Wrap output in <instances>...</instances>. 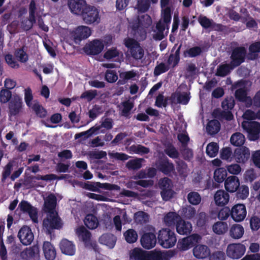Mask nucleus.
I'll return each mask as SVG.
<instances>
[{"label": "nucleus", "mask_w": 260, "mask_h": 260, "mask_svg": "<svg viewBox=\"0 0 260 260\" xmlns=\"http://www.w3.org/2000/svg\"><path fill=\"white\" fill-rule=\"evenodd\" d=\"M43 224L47 234L50 235H51L53 230H59L62 227L61 219L57 213H48L46 218L43 220Z\"/></svg>", "instance_id": "nucleus-4"}, {"label": "nucleus", "mask_w": 260, "mask_h": 260, "mask_svg": "<svg viewBox=\"0 0 260 260\" xmlns=\"http://www.w3.org/2000/svg\"><path fill=\"white\" fill-rule=\"evenodd\" d=\"M230 236L234 239H240L244 234V229L242 225L234 224L230 228Z\"/></svg>", "instance_id": "nucleus-33"}, {"label": "nucleus", "mask_w": 260, "mask_h": 260, "mask_svg": "<svg viewBox=\"0 0 260 260\" xmlns=\"http://www.w3.org/2000/svg\"><path fill=\"white\" fill-rule=\"evenodd\" d=\"M17 236L21 243L25 246L30 245L34 239L31 229L27 225L23 226L19 230Z\"/></svg>", "instance_id": "nucleus-14"}, {"label": "nucleus", "mask_w": 260, "mask_h": 260, "mask_svg": "<svg viewBox=\"0 0 260 260\" xmlns=\"http://www.w3.org/2000/svg\"><path fill=\"white\" fill-rule=\"evenodd\" d=\"M116 240V237L109 233L103 234L99 238L101 243L108 246L110 248L114 247Z\"/></svg>", "instance_id": "nucleus-32"}, {"label": "nucleus", "mask_w": 260, "mask_h": 260, "mask_svg": "<svg viewBox=\"0 0 260 260\" xmlns=\"http://www.w3.org/2000/svg\"><path fill=\"white\" fill-rule=\"evenodd\" d=\"M218 149V145L216 143H210L206 147V154L210 157H214L217 154Z\"/></svg>", "instance_id": "nucleus-53"}, {"label": "nucleus", "mask_w": 260, "mask_h": 260, "mask_svg": "<svg viewBox=\"0 0 260 260\" xmlns=\"http://www.w3.org/2000/svg\"><path fill=\"white\" fill-rule=\"evenodd\" d=\"M229 193L223 190H217L214 194L215 204L218 206H223L229 201Z\"/></svg>", "instance_id": "nucleus-26"}, {"label": "nucleus", "mask_w": 260, "mask_h": 260, "mask_svg": "<svg viewBox=\"0 0 260 260\" xmlns=\"http://www.w3.org/2000/svg\"><path fill=\"white\" fill-rule=\"evenodd\" d=\"M219 111L218 110H214L213 112V115L214 117H216L217 113H218V116L221 118L225 119L226 120H231L234 118V115L232 113L229 111L226 110Z\"/></svg>", "instance_id": "nucleus-59"}, {"label": "nucleus", "mask_w": 260, "mask_h": 260, "mask_svg": "<svg viewBox=\"0 0 260 260\" xmlns=\"http://www.w3.org/2000/svg\"><path fill=\"white\" fill-rule=\"evenodd\" d=\"M203 52L202 48L200 46H194L189 48L184 51V55L193 58L200 55Z\"/></svg>", "instance_id": "nucleus-46"}, {"label": "nucleus", "mask_w": 260, "mask_h": 260, "mask_svg": "<svg viewBox=\"0 0 260 260\" xmlns=\"http://www.w3.org/2000/svg\"><path fill=\"white\" fill-rule=\"evenodd\" d=\"M121 104L123 106L121 114L122 116L127 117L130 113V111L134 107V104L129 100L122 102Z\"/></svg>", "instance_id": "nucleus-60"}, {"label": "nucleus", "mask_w": 260, "mask_h": 260, "mask_svg": "<svg viewBox=\"0 0 260 260\" xmlns=\"http://www.w3.org/2000/svg\"><path fill=\"white\" fill-rule=\"evenodd\" d=\"M14 56L16 58L22 63H25L28 60V56L24 50V47L18 48L14 52Z\"/></svg>", "instance_id": "nucleus-49"}, {"label": "nucleus", "mask_w": 260, "mask_h": 260, "mask_svg": "<svg viewBox=\"0 0 260 260\" xmlns=\"http://www.w3.org/2000/svg\"><path fill=\"white\" fill-rule=\"evenodd\" d=\"M130 258L133 260H168L167 252L155 249L150 251L141 248H134L130 254Z\"/></svg>", "instance_id": "nucleus-1"}, {"label": "nucleus", "mask_w": 260, "mask_h": 260, "mask_svg": "<svg viewBox=\"0 0 260 260\" xmlns=\"http://www.w3.org/2000/svg\"><path fill=\"white\" fill-rule=\"evenodd\" d=\"M207 131L210 135L217 134L220 129V123L216 119L209 121L206 127Z\"/></svg>", "instance_id": "nucleus-37"}, {"label": "nucleus", "mask_w": 260, "mask_h": 260, "mask_svg": "<svg viewBox=\"0 0 260 260\" xmlns=\"http://www.w3.org/2000/svg\"><path fill=\"white\" fill-rule=\"evenodd\" d=\"M213 231L217 235L224 234L228 230V224L225 222L218 221L212 226Z\"/></svg>", "instance_id": "nucleus-41"}, {"label": "nucleus", "mask_w": 260, "mask_h": 260, "mask_svg": "<svg viewBox=\"0 0 260 260\" xmlns=\"http://www.w3.org/2000/svg\"><path fill=\"white\" fill-rule=\"evenodd\" d=\"M57 199L53 194H50L45 200L44 210L48 213H55L54 210L56 206Z\"/></svg>", "instance_id": "nucleus-28"}, {"label": "nucleus", "mask_w": 260, "mask_h": 260, "mask_svg": "<svg viewBox=\"0 0 260 260\" xmlns=\"http://www.w3.org/2000/svg\"><path fill=\"white\" fill-rule=\"evenodd\" d=\"M209 216L205 212H200L197 216V225L198 227L204 228L208 220Z\"/></svg>", "instance_id": "nucleus-58"}, {"label": "nucleus", "mask_w": 260, "mask_h": 260, "mask_svg": "<svg viewBox=\"0 0 260 260\" xmlns=\"http://www.w3.org/2000/svg\"><path fill=\"white\" fill-rule=\"evenodd\" d=\"M12 98V92L9 89H2L0 91V102L2 103H6Z\"/></svg>", "instance_id": "nucleus-64"}, {"label": "nucleus", "mask_w": 260, "mask_h": 260, "mask_svg": "<svg viewBox=\"0 0 260 260\" xmlns=\"http://www.w3.org/2000/svg\"><path fill=\"white\" fill-rule=\"evenodd\" d=\"M100 130V126H92L86 131L76 134L75 136V139H78L82 137L87 138L94 134L98 133Z\"/></svg>", "instance_id": "nucleus-43"}, {"label": "nucleus", "mask_w": 260, "mask_h": 260, "mask_svg": "<svg viewBox=\"0 0 260 260\" xmlns=\"http://www.w3.org/2000/svg\"><path fill=\"white\" fill-rule=\"evenodd\" d=\"M105 80L109 83H114L118 79V76L115 70H108L105 75Z\"/></svg>", "instance_id": "nucleus-62"}, {"label": "nucleus", "mask_w": 260, "mask_h": 260, "mask_svg": "<svg viewBox=\"0 0 260 260\" xmlns=\"http://www.w3.org/2000/svg\"><path fill=\"white\" fill-rule=\"evenodd\" d=\"M68 6L72 13L80 15L87 4L85 0H68Z\"/></svg>", "instance_id": "nucleus-20"}, {"label": "nucleus", "mask_w": 260, "mask_h": 260, "mask_svg": "<svg viewBox=\"0 0 260 260\" xmlns=\"http://www.w3.org/2000/svg\"><path fill=\"white\" fill-rule=\"evenodd\" d=\"M181 218L180 216L176 212H170L165 216L164 220L166 225L174 226L175 225H176Z\"/></svg>", "instance_id": "nucleus-31"}, {"label": "nucleus", "mask_w": 260, "mask_h": 260, "mask_svg": "<svg viewBox=\"0 0 260 260\" xmlns=\"http://www.w3.org/2000/svg\"><path fill=\"white\" fill-rule=\"evenodd\" d=\"M18 207L24 213H27L34 222H38V212L37 209L26 201H22Z\"/></svg>", "instance_id": "nucleus-17"}, {"label": "nucleus", "mask_w": 260, "mask_h": 260, "mask_svg": "<svg viewBox=\"0 0 260 260\" xmlns=\"http://www.w3.org/2000/svg\"><path fill=\"white\" fill-rule=\"evenodd\" d=\"M157 168L160 172L166 175H169L175 170L173 164L170 161L167 157L159 161Z\"/></svg>", "instance_id": "nucleus-19"}, {"label": "nucleus", "mask_w": 260, "mask_h": 260, "mask_svg": "<svg viewBox=\"0 0 260 260\" xmlns=\"http://www.w3.org/2000/svg\"><path fill=\"white\" fill-rule=\"evenodd\" d=\"M156 29L157 31L153 35V39L157 41L162 40L165 38L164 32L165 30V24L159 20L156 24Z\"/></svg>", "instance_id": "nucleus-40"}, {"label": "nucleus", "mask_w": 260, "mask_h": 260, "mask_svg": "<svg viewBox=\"0 0 260 260\" xmlns=\"http://www.w3.org/2000/svg\"><path fill=\"white\" fill-rule=\"evenodd\" d=\"M188 202L192 205H199L201 201V197L200 194L196 191H191L187 195Z\"/></svg>", "instance_id": "nucleus-55"}, {"label": "nucleus", "mask_w": 260, "mask_h": 260, "mask_svg": "<svg viewBox=\"0 0 260 260\" xmlns=\"http://www.w3.org/2000/svg\"><path fill=\"white\" fill-rule=\"evenodd\" d=\"M181 45H180L177 50L175 51L174 54H171L169 56L167 60L168 65H170L173 63V67H176L180 61V53Z\"/></svg>", "instance_id": "nucleus-45"}, {"label": "nucleus", "mask_w": 260, "mask_h": 260, "mask_svg": "<svg viewBox=\"0 0 260 260\" xmlns=\"http://www.w3.org/2000/svg\"><path fill=\"white\" fill-rule=\"evenodd\" d=\"M198 22L205 29L214 28L216 26L215 29L219 30L221 29L223 25L221 24H216L212 19H210L205 16L201 15L198 17Z\"/></svg>", "instance_id": "nucleus-24"}, {"label": "nucleus", "mask_w": 260, "mask_h": 260, "mask_svg": "<svg viewBox=\"0 0 260 260\" xmlns=\"http://www.w3.org/2000/svg\"><path fill=\"white\" fill-rule=\"evenodd\" d=\"M157 240L159 244L165 248L173 247L177 242L176 234L169 228H164L158 231Z\"/></svg>", "instance_id": "nucleus-2"}, {"label": "nucleus", "mask_w": 260, "mask_h": 260, "mask_svg": "<svg viewBox=\"0 0 260 260\" xmlns=\"http://www.w3.org/2000/svg\"><path fill=\"white\" fill-rule=\"evenodd\" d=\"M247 55V50L243 46L236 47L232 49L230 56V63L236 68L245 62Z\"/></svg>", "instance_id": "nucleus-7"}, {"label": "nucleus", "mask_w": 260, "mask_h": 260, "mask_svg": "<svg viewBox=\"0 0 260 260\" xmlns=\"http://www.w3.org/2000/svg\"><path fill=\"white\" fill-rule=\"evenodd\" d=\"M150 6L149 0H138L137 4V9L139 12L145 13L147 12Z\"/></svg>", "instance_id": "nucleus-57"}, {"label": "nucleus", "mask_w": 260, "mask_h": 260, "mask_svg": "<svg viewBox=\"0 0 260 260\" xmlns=\"http://www.w3.org/2000/svg\"><path fill=\"white\" fill-rule=\"evenodd\" d=\"M80 15L84 22L87 24L99 23L100 20L99 11L94 6L87 5Z\"/></svg>", "instance_id": "nucleus-6"}, {"label": "nucleus", "mask_w": 260, "mask_h": 260, "mask_svg": "<svg viewBox=\"0 0 260 260\" xmlns=\"http://www.w3.org/2000/svg\"><path fill=\"white\" fill-rule=\"evenodd\" d=\"M235 103L234 98L232 96L225 98L221 103V107L224 110H231L234 106Z\"/></svg>", "instance_id": "nucleus-61"}, {"label": "nucleus", "mask_w": 260, "mask_h": 260, "mask_svg": "<svg viewBox=\"0 0 260 260\" xmlns=\"http://www.w3.org/2000/svg\"><path fill=\"white\" fill-rule=\"evenodd\" d=\"M246 250V246L242 243H231L227 246L226 253L229 258L238 259L244 255Z\"/></svg>", "instance_id": "nucleus-8"}, {"label": "nucleus", "mask_w": 260, "mask_h": 260, "mask_svg": "<svg viewBox=\"0 0 260 260\" xmlns=\"http://www.w3.org/2000/svg\"><path fill=\"white\" fill-rule=\"evenodd\" d=\"M232 218L236 222L243 221L247 214L246 208L244 204H237L231 208Z\"/></svg>", "instance_id": "nucleus-15"}, {"label": "nucleus", "mask_w": 260, "mask_h": 260, "mask_svg": "<svg viewBox=\"0 0 260 260\" xmlns=\"http://www.w3.org/2000/svg\"><path fill=\"white\" fill-rule=\"evenodd\" d=\"M177 232L182 235H187L189 234L192 230V226L191 223L189 221L180 219L176 225Z\"/></svg>", "instance_id": "nucleus-22"}, {"label": "nucleus", "mask_w": 260, "mask_h": 260, "mask_svg": "<svg viewBox=\"0 0 260 260\" xmlns=\"http://www.w3.org/2000/svg\"><path fill=\"white\" fill-rule=\"evenodd\" d=\"M39 252V246L35 245L28 248H26L20 253V256L23 259L34 258Z\"/></svg>", "instance_id": "nucleus-29"}, {"label": "nucleus", "mask_w": 260, "mask_h": 260, "mask_svg": "<svg viewBox=\"0 0 260 260\" xmlns=\"http://www.w3.org/2000/svg\"><path fill=\"white\" fill-rule=\"evenodd\" d=\"M36 4L35 0H31L29 5V17L21 21V27L25 31L30 30L36 23Z\"/></svg>", "instance_id": "nucleus-9"}, {"label": "nucleus", "mask_w": 260, "mask_h": 260, "mask_svg": "<svg viewBox=\"0 0 260 260\" xmlns=\"http://www.w3.org/2000/svg\"><path fill=\"white\" fill-rule=\"evenodd\" d=\"M60 249L62 253L68 255H74L76 251L74 244L67 239H63L61 241Z\"/></svg>", "instance_id": "nucleus-23"}, {"label": "nucleus", "mask_w": 260, "mask_h": 260, "mask_svg": "<svg viewBox=\"0 0 260 260\" xmlns=\"http://www.w3.org/2000/svg\"><path fill=\"white\" fill-rule=\"evenodd\" d=\"M165 152L172 158H177L179 156V152L172 144L169 145L166 147Z\"/></svg>", "instance_id": "nucleus-56"}, {"label": "nucleus", "mask_w": 260, "mask_h": 260, "mask_svg": "<svg viewBox=\"0 0 260 260\" xmlns=\"http://www.w3.org/2000/svg\"><path fill=\"white\" fill-rule=\"evenodd\" d=\"M142 158H136L128 161L126 164V167L129 170H137L142 167Z\"/></svg>", "instance_id": "nucleus-51"}, {"label": "nucleus", "mask_w": 260, "mask_h": 260, "mask_svg": "<svg viewBox=\"0 0 260 260\" xmlns=\"http://www.w3.org/2000/svg\"><path fill=\"white\" fill-rule=\"evenodd\" d=\"M235 67L230 63H221L219 64L216 70L215 75L218 77H224L229 75Z\"/></svg>", "instance_id": "nucleus-34"}, {"label": "nucleus", "mask_w": 260, "mask_h": 260, "mask_svg": "<svg viewBox=\"0 0 260 260\" xmlns=\"http://www.w3.org/2000/svg\"><path fill=\"white\" fill-rule=\"evenodd\" d=\"M152 232H143L140 242L142 246L146 249H150L153 248L156 243V237L155 234V229H152Z\"/></svg>", "instance_id": "nucleus-12"}, {"label": "nucleus", "mask_w": 260, "mask_h": 260, "mask_svg": "<svg viewBox=\"0 0 260 260\" xmlns=\"http://www.w3.org/2000/svg\"><path fill=\"white\" fill-rule=\"evenodd\" d=\"M78 237L84 242L85 246L88 247V243L90 241L91 234L84 226L79 227L76 231Z\"/></svg>", "instance_id": "nucleus-30"}, {"label": "nucleus", "mask_w": 260, "mask_h": 260, "mask_svg": "<svg viewBox=\"0 0 260 260\" xmlns=\"http://www.w3.org/2000/svg\"><path fill=\"white\" fill-rule=\"evenodd\" d=\"M242 127L247 133L250 140L254 141L259 139L260 123L254 121H244L242 123Z\"/></svg>", "instance_id": "nucleus-5"}, {"label": "nucleus", "mask_w": 260, "mask_h": 260, "mask_svg": "<svg viewBox=\"0 0 260 260\" xmlns=\"http://www.w3.org/2000/svg\"><path fill=\"white\" fill-rule=\"evenodd\" d=\"M134 216L135 221L138 223H146L149 221V215L144 211L136 212Z\"/></svg>", "instance_id": "nucleus-54"}, {"label": "nucleus", "mask_w": 260, "mask_h": 260, "mask_svg": "<svg viewBox=\"0 0 260 260\" xmlns=\"http://www.w3.org/2000/svg\"><path fill=\"white\" fill-rule=\"evenodd\" d=\"M124 44L128 48L131 56L134 59L137 60L142 59L144 55V51L136 40L128 38L124 39Z\"/></svg>", "instance_id": "nucleus-3"}, {"label": "nucleus", "mask_w": 260, "mask_h": 260, "mask_svg": "<svg viewBox=\"0 0 260 260\" xmlns=\"http://www.w3.org/2000/svg\"><path fill=\"white\" fill-rule=\"evenodd\" d=\"M161 17L163 22L168 27L172 19L171 8L170 7H165L161 11Z\"/></svg>", "instance_id": "nucleus-52"}, {"label": "nucleus", "mask_w": 260, "mask_h": 260, "mask_svg": "<svg viewBox=\"0 0 260 260\" xmlns=\"http://www.w3.org/2000/svg\"><path fill=\"white\" fill-rule=\"evenodd\" d=\"M91 34V30L88 26L81 25L78 26L73 32L72 37L74 42L79 44L82 40L88 38Z\"/></svg>", "instance_id": "nucleus-13"}, {"label": "nucleus", "mask_w": 260, "mask_h": 260, "mask_svg": "<svg viewBox=\"0 0 260 260\" xmlns=\"http://www.w3.org/2000/svg\"><path fill=\"white\" fill-rule=\"evenodd\" d=\"M43 250L45 258L47 260H54L56 252L55 248L50 242L45 241L43 245Z\"/></svg>", "instance_id": "nucleus-27"}, {"label": "nucleus", "mask_w": 260, "mask_h": 260, "mask_svg": "<svg viewBox=\"0 0 260 260\" xmlns=\"http://www.w3.org/2000/svg\"><path fill=\"white\" fill-rule=\"evenodd\" d=\"M32 110L35 112L36 114L41 117L44 118L46 117L47 111L37 101H35L34 103L30 107Z\"/></svg>", "instance_id": "nucleus-50"}, {"label": "nucleus", "mask_w": 260, "mask_h": 260, "mask_svg": "<svg viewBox=\"0 0 260 260\" xmlns=\"http://www.w3.org/2000/svg\"><path fill=\"white\" fill-rule=\"evenodd\" d=\"M84 223L89 229L93 230L96 229L99 222L96 216L92 214H87L84 219Z\"/></svg>", "instance_id": "nucleus-38"}, {"label": "nucleus", "mask_w": 260, "mask_h": 260, "mask_svg": "<svg viewBox=\"0 0 260 260\" xmlns=\"http://www.w3.org/2000/svg\"><path fill=\"white\" fill-rule=\"evenodd\" d=\"M245 141V138L244 136L240 133L234 134L230 139L231 144L235 146L242 147Z\"/></svg>", "instance_id": "nucleus-39"}, {"label": "nucleus", "mask_w": 260, "mask_h": 260, "mask_svg": "<svg viewBox=\"0 0 260 260\" xmlns=\"http://www.w3.org/2000/svg\"><path fill=\"white\" fill-rule=\"evenodd\" d=\"M56 178L57 175L53 174H47L44 176L41 175H37V176H31L29 177L27 180H26L25 181L24 184L25 185H27L28 183H30V181H29V179L32 180L34 179H35L38 180H41L44 181H51L55 180Z\"/></svg>", "instance_id": "nucleus-47"}, {"label": "nucleus", "mask_w": 260, "mask_h": 260, "mask_svg": "<svg viewBox=\"0 0 260 260\" xmlns=\"http://www.w3.org/2000/svg\"><path fill=\"white\" fill-rule=\"evenodd\" d=\"M111 185V184L107 183L87 182L84 183L83 188L88 190L96 192L99 191L100 188L109 189H110L109 186Z\"/></svg>", "instance_id": "nucleus-35"}, {"label": "nucleus", "mask_w": 260, "mask_h": 260, "mask_svg": "<svg viewBox=\"0 0 260 260\" xmlns=\"http://www.w3.org/2000/svg\"><path fill=\"white\" fill-rule=\"evenodd\" d=\"M130 151L141 155L148 154L150 149L149 148L146 147L140 144L138 145H133L129 147Z\"/></svg>", "instance_id": "nucleus-48"}, {"label": "nucleus", "mask_w": 260, "mask_h": 260, "mask_svg": "<svg viewBox=\"0 0 260 260\" xmlns=\"http://www.w3.org/2000/svg\"><path fill=\"white\" fill-rule=\"evenodd\" d=\"M249 54L248 59L254 60L257 58V53L260 52V41L255 42L251 44L249 47Z\"/></svg>", "instance_id": "nucleus-36"}, {"label": "nucleus", "mask_w": 260, "mask_h": 260, "mask_svg": "<svg viewBox=\"0 0 260 260\" xmlns=\"http://www.w3.org/2000/svg\"><path fill=\"white\" fill-rule=\"evenodd\" d=\"M104 47V45L101 41L94 39L86 44L83 47V50L87 55H96L103 51Z\"/></svg>", "instance_id": "nucleus-11"}, {"label": "nucleus", "mask_w": 260, "mask_h": 260, "mask_svg": "<svg viewBox=\"0 0 260 260\" xmlns=\"http://www.w3.org/2000/svg\"><path fill=\"white\" fill-rule=\"evenodd\" d=\"M250 153L249 149L245 146L237 148L233 154L235 161L240 164H244L250 158Z\"/></svg>", "instance_id": "nucleus-16"}, {"label": "nucleus", "mask_w": 260, "mask_h": 260, "mask_svg": "<svg viewBox=\"0 0 260 260\" xmlns=\"http://www.w3.org/2000/svg\"><path fill=\"white\" fill-rule=\"evenodd\" d=\"M201 236L194 234L179 241L177 248L181 251H186L195 246L201 240Z\"/></svg>", "instance_id": "nucleus-10"}, {"label": "nucleus", "mask_w": 260, "mask_h": 260, "mask_svg": "<svg viewBox=\"0 0 260 260\" xmlns=\"http://www.w3.org/2000/svg\"><path fill=\"white\" fill-rule=\"evenodd\" d=\"M13 169V164L12 162H9L4 168V170L2 172V176L1 181L2 182H5L6 179L9 177L11 174Z\"/></svg>", "instance_id": "nucleus-63"}, {"label": "nucleus", "mask_w": 260, "mask_h": 260, "mask_svg": "<svg viewBox=\"0 0 260 260\" xmlns=\"http://www.w3.org/2000/svg\"><path fill=\"white\" fill-rule=\"evenodd\" d=\"M226 190L230 192H234L237 190L240 186V182L238 178L236 176L228 177L224 182Z\"/></svg>", "instance_id": "nucleus-21"}, {"label": "nucleus", "mask_w": 260, "mask_h": 260, "mask_svg": "<svg viewBox=\"0 0 260 260\" xmlns=\"http://www.w3.org/2000/svg\"><path fill=\"white\" fill-rule=\"evenodd\" d=\"M226 176V170L223 168H219L216 169L214 173V179L218 183H221L225 180Z\"/></svg>", "instance_id": "nucleus-44"}, {"label": "nucleus", "mask_w": 260, "mask_h": 260, "mask_svg": "<svg viewBox=\"0 0 260 260\" xmlns=\"http://www.w3.org/2000/svg\"><path fill=\"white\" fill-rule=\"evenodd\" d=\"M123 236L126 242L129 244L136 242L138 239V234L137 232L133 229H130L126 231L123 233Z\"/></svg>", "instance_id": "nucleus-42"}, {"label": "nucleus", "mask_w": 260, "mask_h": 260, "mask_svg": "<svg viewBox=\"0 0 260 260\" xmlns=\"http://www.w3.org/2000/svg\"><path fill=\"white\" fill-rule=\"evenodd\" d=\"M22 101L20 97L18 95H14L9 104V114L11 116L18 115L22 107Z\"/></svg>", "instance_id": "nucleus-18"}, {"label": "nucleus", "mask_w": 260, "mask_h": 260, "mask_svg": "<svg viewBox=\"0 0 260 260\" xmlns=\"http://www.w3.org/2000/svg\"><path fill=\"white\" fill-rule=\"evenodd\" d=\"M193 254L197 258L204 259L209 256L210 250L206 245H198L194 247Z\"/></svg>", "instance_id": "nucleus-25"}]
</instances>
